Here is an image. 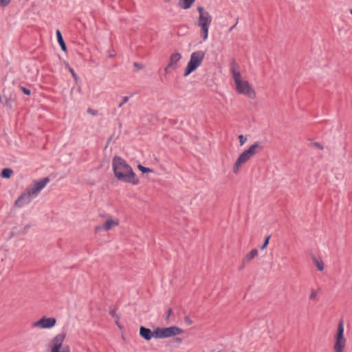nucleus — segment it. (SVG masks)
Wrapping results in <instances>:
<instances>
[{
    "label": "nucleus",
    "mask_w": 352,
    "mask_h": 352,
    "mask_svg": "<svg viewBox=\"0 0 352 352\" xmlns=\"http://www.w3.org/2000/svg\"><path fill=\"white\" fill-rule=\"evenodd\" d=\"M205 57V52L201 50L191 54L190 60L187 64L184 76H187L195 71L202 63Z\"/></svg>",
    "instance_id": "obj_6"
},
{
    "label": "nucleus",
    "mask_w": 352,
    "mask_h": 352,
    "mask_svg": "<svg viewBox=\"0 0 352 352\" xmlns=\"http://www.w3.org/2000/svg\"><path fill=\"white\" fill-rule=\"evenodd\" d=\"M317 294H318V293L316 290H311V292L309 296V299H311V300L316 299Z\"/></svg>",
    "instance_id": "obj_30"
},
{
    "label": "nucleus",
    "mask_w": 352,
    "mask_h": 352,
    "mask_svg": "<svg viewBox=\"0 0 352 352\" xmlns=\"http://www.w3.org/2000/svg\"><path fill=\"white\" fill-rule=\"evenodd\" d=\"M237 23H238V21H236V23L234 25H233L230 28L229 31H232V30L236 27V25Z\"/></svg>",
    "instance_id": "obj_36"
},
{
    "label": "nucleus",
    "mask_w": 352,
    "mask_h": 352,
    "mask_svg": "<svg viewBox=\"0 0 352 352\" xmlns=\"http://www.w3.org/2000/svg\"><path fill=\"white\" fill-rule=\"evenodd\" d=\"M129 100L128 96H124L122 98V102L118 104V107L121 108L124 104L126 103Z\"/></svg>",
    "instance_id": "obj_25"
},
{
    "label": "nucleus",
    "mask_w": 352,
    "mask_h": 352,
    "mask_svg": "<svg viewBox=\"0 0 352 352\" xmlns=\"http://www.w3.org/2000/svg\"><path fill=\"white\" fill-rule=\"evenodd\" d=\"M184 321L188 323V324H192V320H190V318L188 317V316H186L184 318Z\"/></svg>",
    "instance_id": "obj_32"
},
{
    "label": "nucleus",
    "mask_w": 352,
    "mask_h": 352,
    "mask_svg": "<svg viewBox=\"0 0 352 352\" xmlns=\"http://www.w3.org/2000/svg\"><path fill=\"white\" fill-rule=\"evenodd\" d=\"M350 14L352 15V9L349 10Z\"/></svg>",
    "instance_id": "obj_38"
},
{
    "label": "nucleus",
    "mask_w": 352,
    "mask_h": 352,
    "mask_svg": "<svg viewBox=\"0 0 352 352\" xmlns=\"http://www.w3.org/2000/svg\"><path fill=\"white\" fill-rule=\"evenodd\" d=\"M66 338V333L61 332L54 336L49 344L51 352H70L68 345L63 346V343Z\"/></svg>",
    "instance_id": "obj_8"
},
{
    "label": "nucleus",
    "mask_w": 352,
    "mask_h": 352,
    "mask_svg": "<svg viewBox=\"0 0 352 352\" xmlns=\"http://www.w3.org/2000/svg\"><path fill=\"white\" fill-rule=\"evenodd\" d=\"M239 140L240 145L242 146L246 142L247 138L244 135H239Z\"/></svg>",
    "instance_id": "obj_27"
},
{
    "label": "nucleus",
    "mask_w": 352,
    "mask_h": 352,
    "mask_svg": "<svg viewBox=\"0 0 352 352\" xmlns=\"http://www.w3.org/2000/svg\"><path fill=\"white\" fill-rule=\"evenodd\" d=\"M173 313L172 309H169L166 313V319L168 320Z\"/></svg>",
    "instance_id": "obj_34"
},
{
    "label": "nucleus",
    "mask_w": 352,
    "mask_h": 352,
    "mask_svg": "<svg viewBox=\"0 0 352 352\" xmlns=\"http://www.w3.org/2000/svg\"><path fill=\"white\" fill-rule=\"evenodd\" d=\"M176 340H177V342H182V339H181V338H177Z\"/></svg>",
    "instance_id": "obj_37"
},
{
    "label": "nucleus",
    "mask_w": 352,
    "mask_h": 352,
    "mask_svg": "<svg viewBox=\"0 0 352 352\" xmlns=\"http://www.w3.org/2000/svg\"><path fill=\"white\" fill-rule=\"evenodd\" d=\"M119 219L108 218L104 224L98 225L95 227V232H98L100 231H109L113 228L119 226Z\"/></svg>",
    "instance_id": "obj_10"
},
{
    "label": "nucleus",
    "mask_w": 352,
    "mask_h": 352,
    "mask_svg": "<svg viewBox=\"0 0 352 352\" xmlns=\"http://www.w3.org/2000/svg\"><path fill=\"white\" fill-rule=\"evenodd\" d=\"M166 328L157 327L155 329V338H166Z\"/></svg>",
    "instance_id": "obj_16"
},
{
    "label": "nucleus",
    "mask_w": 352,
    "mask_h": 352,
    "mask_svg": "<svg viewBox=\"0 0 352 352\" xmlns=\"http://www.w3.org/2000/svg\"><path fill=\"white\" fill-rule=\"evenodd\" d=\"M66 67L69 69V71L71 73L72 76L74 78L76 82H77L78 77L77 74H76V72H74V70L72 67H70L69 65L67 63L66 64Z\"/></svg>",
    "instance_id": "obj_22"
},
{
    "label": "nucleus",
    "mask_w": 352,
    "mask_h": 352,
    "mask_svg": "<svg viewBox=\"0 0 352 352\" xmlns=\"http://www.w3.org/2000/svg\"><path fill=\"white\" fill-rule=\"evenodd\" d=\"M56 320L55 318L42 317L38 321L32 323V327H39L41 329H50L56 324Z\"/></svg>",
    "instance_id": "obj_9"
},
{
    "label": "nucleus",
    "mask_w": 352,
    "mask_h": 352,
    "mask_svg": "<svg viewBox=\"0 0 352 352\" xmlns=\"http://www.w3.org/2000/svg\"><path fill=\"white\" fill-rule=\"evenodd\" d=\"M87 112L94 116H96L98 115V111L91 108H88Z\"/></svg>",
    "instance_id": "obj_26"
},
{
    "label": "nucleus",
    "mask_w": 352,
    "mask_h": 352,
    "mask_svg": "<svg viewBox=\"0 0 352 352\" xmlns=\"http://www.w3.org/2000/svg\"><path fill=\"white\" fill-rule=\"evenodd\" d=\"M197 11L199 12L197 25L201 28V38L204 41H206L208 37L209 27L212 23V16L201 6L197 8Z\"/></svg>",
    "instance_id": "obj_5"
},
{
    "label": "nucleus",
    "mask_w": 352,
    "mask_h": 352,
    "mask_svg": "<svg viewBox=\"0 0 352 352\" xmlns=\"http://www.w3.org/2000/svg\"><path fill=\"white\" fill-rule=\"evenodd\" d=\"M333 338L334 352H344L346 340L344 336V322L342 320H340L338 322L337 331Z\"/></svg>",
    "instance_id": "obj_7"
},
{
    "label": "nucleus",
    "mask_w": 352,
    "mask_h": 352,
    "mask_svg": "<svg viewBox=\"0 0 352 352\" xmlns=\"http://www.w3.org/2000/svg\"><path fill=\"white\" fill-rule=\"evenodd\" d=\"M165 2H169L170 0H164Z\"/></svg>",
    "instance_id": "obj_39"
},
{
    "label": "nucleus",
    "mask_w": 352,
    "mask_h": 352,
    "mask_svg": "<svg viewBox=\"0 0 352 352\" xmlns=\"http://www.w3.org/2000/svg\"><path fill=\"white\" fill-rule=\"evenodd\" d=\"M56 36H57L58 42L60 45L62 50L64 52H66L67 47H66L65 43L63 40V38L62 36V34H61L60 30H56Z\"/></svg>",
    "instance_id": "obj_19"
},
{
    "label": "nucleus",
    "mask_w": 352,
    "mask_h": 352,
    "mask_svg": "<svg viewBox=\"0 0 352 352\" xmlns=\"http://www.w3.org/2000/svg\"><path fill=\"white\" fill-rule=\"evenodd\" d=\"M109 313L112 316V317H113L115 318L116 323L118 325L119 317H118V316L116 314V309H111Z\"/></svg>",
    "instance_id": "obj_23"
},
{
    "label": "nucleus",
    "mask_w": 352,
    "mask_h": 352,
    "mask_svg": "<svg viewBox=\"0 0 352 352\" xmlns=\"http://www.w3.org/2000/svg\"><path fill=\"white\" fill-rule=\"evenodd\" d=\"M138 169L142 171L143 173H153V170L149 168H146V167H144L141 164H139L138 166Z\"/></svg>",
    "instance_id": "obj_21"
},
{
    "label": "nucleus",
    "mask_w": 352,
    "mask_h": 352,
    "mask_svg": "<svg viewBox=\"0 0 352 352\" xmlns=\"http://www.w3.org/2000/svg\"><path fill=\"white\" fill-rule=\"evenodd\" d=\"M30 227V225H27V226H25L24 227L23 230L22 231V232H23V234L26 233L27 230H28Z\"/></svg>",
    "instance_id": "obj_35"
},
{
    "label": "nucleus",
    "mask_w": 352,
    "mask_h": 352,
    "mask_svg": "<svg viewBox=\"0 0 352 352\" xmlns=\"http://www.w3.org/2000/svg\"><path fill=\"white\" fill-rule=\"evenodd\" d=\"M231 70L236 84V91L250 99H254L256 98V92L250 83L247 80H241L240 72L235 69L234 65L232 67Z\"/></svg>",
    "instance_id": "obj_4"
},
{
    "label": "nucleus",
    "mask_w": 352,
    "mask_h": 352,
    "mask_svg": "<svg viewBox=\"0 0 352 352\" xmlns=\"http://www.w3.org/2000/svg\"><path fill=\"white\" fill-rule=\"evenodd\" d=\"M270 237H271V235H268V236L265 238V241H264V242H263V245H261V249L262 250H264V249H265V248H266V247L267 246V245L269 244V241H270Z\"/></svg>",
    "instance_id": "obj_24"
},
{
    "label": "nucleus",
    "mask_w": 352,
    "mask_h": 352,
    "mask_svg": "<svg viewBox=\"0 0 352 352\" xmlns=\"http://www.w3.org/2000/svg\"><path fill=\"white\" fill-rule=\"evenodd\" d=\"M312 261L315 266L317 267L318 270L322 272L324 270V263L321 258H316V256L311 257Z\"/></svg>",
    "instance_id": "obj_18"
},
{
    "label": "nucleus",
    "mask_w": 352,
    "mask_h": 352,
    "mask_svg": "<svg viewBox=\"0 0 352 352\" xmlns=\"http://www.w3.org/2000/svg\"><path fill=\"white\" fill-rule=\"evenodd\" d=\"M20 89L24 94H25L27 96L30 95L31 91L29 89L24 87H20Z\"/></svg>",
    "instance_id": "obj_28"
},
{
    "label": "nucleus",
    "mask_w": 352,
    "mask_h": 352,
    "mask_svg": "<svg viewBox=\"0 0 352 352\" xmlns=\"http://www.w3.org/2000/svg\"><path fill=\"white\" fill-rule=\"evenodd\" d=\"M314 146H315L316 147H317L318 148L320 149V150H322V149H323V146H322V144H320V143H318V142H315V143H314Z\"/></svg>",
    "instance_id": "obj_33"
},
{
    "label": "nucleus",
    "mask_w": 352,
    "mask_h": 352,
    "mask_svg": "<svg viewBox=\"0 0 352 352\" xmlns=\"http://www.w3.org/2000/svg\"><path fill=\"white\" fill-rule=\"evenodd\" d=\"M11 0H0V6L6 7L10 4Z\"/></svg>",
    "instance_id": "obj_29"
},
{
    "label": "nucleus",
    "mask_w": 352,
    "mask_h": 352,
    "mask_svg": "<svg viewBox=\"0 0 352 352\" xmlns=\"http://www.w3.org/2000/svg\"><path fill=\"white\" fill-rule=\"evenodd\" d=\"M195 0H179L178 5L180 8L186 10L191 7Z\"/></svg>",
    "instance_id": "obj_17"
},
{
    "label": "nucleus",
    "mask_w": 352,
    "mask_h": 352,
    "mask_svg": "<svg viewBox=\"0 0 352 352\" xmlns=\"http://www.w3.org/2000/svg\"><path fill=\"white\" fill-rule=\"evenodd\" d=\"M112 168L115 177L120 182L137 185L139 179L132 168L120 157L115 156L112 160Z\"/></svg>",
    "instance_id": "obj_1"
},
{
    "label": "nucleus",
    "mask_w": 352,
    "mask_h": 352,
    "mask_svg": "<svg viewBox=\"0 0 352 352\" xmlns=\"http://www.w3.org/2000/svg\"><path fill=\"white\" fill-rule=\"evenodd\" d=\"M109 56L113 57V54H111V55Z\"/></svg>",
    "instance_id": "obj_40"
},
{
    "label": "nucleus",
    "mask_w": 352,
    "mask_h": 352,
    "mask_svg": "<svg viewBox=\"0 0 352 352\" xmlns=\"http://www.w3.org/2000/svg\"><path fill=\"white\" fill-rule=\"evenodd\" d=\"M263 148V144L261 142H256L248 149L241 153L233 166V173L237 174L241 166Z\"/></svg>",
    "instance_id": "obj_3"
},
{
    "label": "nucleus",
    "mask_w": 352,
    "mask_h": 352,
    "mask_svg": "<svg viewBox=\"0 0 352 352\" xmlns=\"http://www.w3.org/2000/svg\"><path fill=\"white\" fill-rule=\"evenodd\" d=\"M181 58L182 55L178 52H175L171 54L169 58V63L164 69L165 72L168 73L169 69H175L177 68V63L180 60Z\"/></svg>",
    "instance_id": "obj_11"
},
{
    "label": "nucleus",
    "mask_w": 352,
    "mask_h": 352,
    "mask_svg": "<svg viewBox=\"0 0 352 352\" xmlns=\"http://www.w3.org/2000/svg\"><path fill=\"white\" fill-rule=\"evenodd\" d=\"M166 330L167 338L177 336L184 332V331L182 329H180L177 327H174V326L170 327H166Z\"/></svg>",
    "instance_id": "obj_13"
},
{
    "label": "nucleus",
    "mask_w": 352,
    "mask_h": 352,
    "mask_svg": "<svg viewBox=\"0 0 352 352\" xmlns=\"http://www.w3.org/2000/svg\"><path fill=\"white\" fill-rule=\"evenodd\" d=\"M14 100L10 96H7L6 95L3 94V96H0V103L6 105L9 109L12 108V104L14 102Z\"/></svg>",
    "instance_id": "obj_14"
},
{
    "label": "nucleus",
    "mask_w": 352,
    "mask_h": 352,
    "mask_svg": "<svg viewBox=\"0 0 352 352\" xmlns=\"http://www.w3.org/2000/svg\"><path fill=\"white\" fill-rule=\"evenodd\" d=\"M140 336L145 340L148 341L155 338V330L152 331L150 329L141 326L140 328Z\"/></svg>",
    "instance_id": "obj_12"
},
{
    "label": "nucleus",
    "mask_w": 352,
    "mask_h": 352,
    "mask_svg": "<svg viewBox=\"0 0 352 352\" xmlns=\"http://www.w3.org/2000/svg\"><path fill=\"white\" fill-rule=\"evenodd\" d=\"M133 66L136 68L137 70L141 69L143 68V65H142L141 64H140L138 63H134Z\"/></svg>",
    "instance_id": "obj_31"
},
{
    "label": "nucleus",
    "mask_w": 352,
    "mask_h": 352,
    "mask_svg": "<svg viewBox=\"0 0 352 352\" xmlns=\"http://www.w3.org/2000/svg\"><path fill=\"white\" fill-rule=\"evenodd\" d=\"M49 182L50 179L48 177H44L39 180L34 181L17 198L14 202V206L17 208H21L30 204L32 199L38 195L40 192L45 187Z\"/></svg>",
    "instance_id": "obj_2"
},
{
    "label": "nucleus",
    "mask_w": 352,
    "mask_h": 352,
    "mask_svg": "<svg viewBox=\"0 0 352 352\" xmlns=\"http://www.w3.org/2000/svg\"><path fill=\"white\" fill-rule=\"evenodd\" d=\"M258 254L257 249L254 248L251 250V252L247 254L242 260V263L243 265L248 264L252 259H253Z\"/></svg>",
    "instance_id": "obj_15"
},
{
    "label": "nucleus",
    "mask_w": 352,
    "mask_h": 352,
    "mask_svg": "<svg viewBox=\"0 0 352 352\" xmlns=\"http://www.w3.org/2000/svg\"><path fill=\"white\" fill-rule=\"evenodd\" d=\"M13 174V170L11 168H3L1 171V175L3 178L8 179Z\"/></svg>",
    "instance_id": "obj_20"
}]
</instances>
